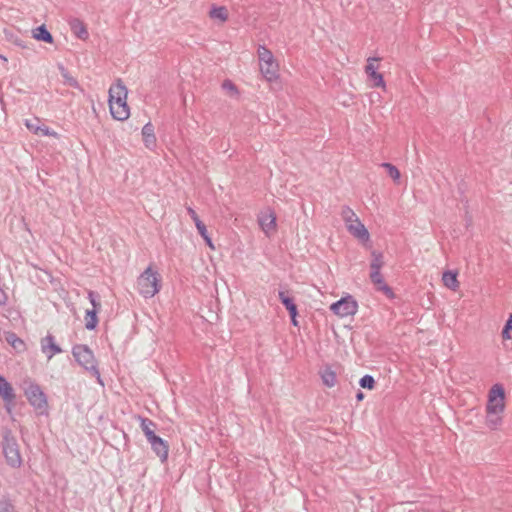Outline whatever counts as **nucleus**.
I'll use <instances>...</instances> for the list:
<instances>
[{"instance_id": "ea45409f", "label": "nucleus", "mask_w": 512, "mask_h": 512, "mask_svg": "<svg viewBox=\"0 0 512 512\" xmlns=\"http://www.w3.org/2000/svg\"><path fill=\"white\" fill-rule=\"evenodd\" d=\"M145 437H146V439H147L148 443L150 444L151 448H152L153 446H155L159 441H161V440H162V438H161V437H159V436H157V435L155 434V432H154V433H152V434H150V435H148V436H145Z\"/></svg>"}, {"instance_id": "5701e85b", "label": "nucleus", "mask_w": 512, "mask_h": 512, "mask_svg": "<svg viewBox=\"0 0 512 512\" xmlns=\"http://www.w3.org/2000/svg\"><path fill=\"white\" fill-rule=\"evenodd\" d=\"M209 16L212 19H219L221 22H225L228 19V12L224 6H213Z\"/></svg>"}, {"instance_id": "f03ea898", "label": "nucleus", "mask_w": 512, "mask_h": 512, "mask_svg": "<svg viewBox=\"0 0 512 512\" xmlns=\"http://www.w3.org/2000/svg\"><path fill=\"white\" fill-rule=\"evenodd\" d=\"M161 278L157 271L150 266L138 277L137 286L139 293L145 298L156 295L161 287Z\"/></svg>"}, {"instance_id": "6ab92c4d", "label": "nucleus", "mask_w": 512, "mask_h": 512, "mask_svg": "<svg viewBox=\"0 0 512 512\" xmlns=\"http://www.w3.org/2000/svg\"><path fill=\"white\" fill-rule=\"evenodd\" d=\"M151 449L159 457L161 463H165L167 461L169 454V444L167 441L162 439Z\"/></svg>"}, {"instance_id": "f8f14e48", "label": "nucleus", "mask_w": 512, "mask_h": 512, "mask_svg": "<svg viewBox=\"0 0 512 512\" xmlns=\"http://www.w3.org/2000/svg\"><path fill=\"white\" fill-rule=\"evenodd\" d=\"M72 33L81 40H86L89 37V33L85 23L79 18H71L68 21Z\"/></svg>"}, {"instance_id": "b1692460", "label": "nucleus", "mask_w": 512, "mask_h": 512, "mask_svg": "<svg viewBox=\"0 0 512 512\" xmlns=\"http://www.w3.org/2000/svg\"><path fill=\"white\" fill-rule=\"evenodd\" d=\"M372 283L376 290L383 292L388 298L393 299L395 297L392 288L386 284L384 278L374 280Z\"/></svg>"}, {"instance_id": "aec40b11", "label": "nucleus", "mask_w": 512, "mask_h": 512, "mask_svg": "<svg viewBox=\"0 0 512 512\" xmlns=\"http://www.w3.org/2000/svg\"><path fill=\"white\" fill-rule=\"evenodd\" d=\"M442 280H443L444 285L453 291H456L457 288L459 287V282L457 280V272H453V271L444 272Z\"/></svg>"}, {"instance_id": "1a4fd4ad", "label": "nucleus", "mask_w": 512, "mask_h": 512, "mask_svg": "<svg viewBox=\"0 0 512 512\" xmlns=\"http://www.w3.org/2000/svg\"><path fill=\"white\" fill-rule=\"evenodd\" d=\"M41 350L48 359L62 352V349L55 343V338L51 334H48L41 340Z\"/></svg>"}, {"instance_id": "4468645a", "label": "nucleus", "mask_w": 512, "mask_h": 512, "mask_svg": "<svg viewBox=\"0 0 512 512\" xmlns=\"http://www.w3.org/2000/svg\"><path fill=\"white\" fill-rule=\"evenodd\" d=\"M142 136L144 145L148 149H153L156 146V136L154 133V126L151 122L146 123L142 128Z\"/></svg>"}, {"instance_id": "37998d69", "label": "nucleus", "mask_w": 512, "mask_h": 512, "mask_svg": "<svg viewBox=\"0 0 512 512\" xmlns=\"http://www.w3.org/2000/svg\"><path fill=\"white\" fill-rule=\"evenodd\" d=\"M187 212L190 215V217L192 218V220L194 221L195 225H197V223H201L202 222L200 220V218L198 217L196 211L193 208L187 207Z\"/></svg>"}, {"instance_id": "6e6552de", "label": "nucleus", "mask_w": 512, "mask_h": 512, "mask_svg": "<svg viewBox=\"0 0 512 512\" xmlns=\"http://www.w3.org/2000/svg\"><path fill=\"white\" fill-rule=\"evenodd\" d=\"M109 109L111 116L118 121H124L128 119L130 115V109L127 104V99L122 100H108Z\"/></svg>"}, {"instance_id": "58836bf2", "label": "nucleus", "mask_w": 512, "mask_h": 512, "mask_svg": "<svg viewBox=\"0 0 512 512\" xmlns=\"http://www.w3.org/2000/svg\"><path fill=\"white\" fill-rule=\"evenodd\" d=\"M145 437H146V439H147L148 443L150 444L151 448H152L153 446H155L159 441H161V440H162V438H161V437H159V436H157V435L155 434V432H154V433H152V434H150V435H148V436H145Z\"/></svg>"}, {"instance_id": "393cba45", "label": "nucleus", "mask_w": 512, "mask_h": 512, "mask_svg": "<svg viewBox=\"0 0 512 512\" xmlns=\"http://www.w3.org/2000/svg\"><path fill=\"white\" fill-rule=\"evenodd\" d=\"M320 376L325 386L333 387L336 384V373L330 368L321 371Z\"/></svg>"}, {"instance_id": "c03bdc74", "label": "nucleus", "mask_w": 512, "mask_h": 512, "mask_svg": "<svg viewBox=\"0 0 512 512\" xmlns=\"http://www.w3.org/2000/svg\"><path fill=\"white\" fill-rule=\"evenodd\" d=\"M8 301L7 293L0 287V306L6 305Z\"/></svg>"}, {"instance_id": "c756f323", "label": "nucleus", "mask_w": 512, "mask_h": 512, "mask_svg": "<svg viewBox=\"0 0 512 512\" xmlns=\"http://www.w3.org/2000/svg\"><path fill=\"white\" fill-rule=\"evenodd\" d=\"M199 234L201 235V237L205 240L206 244L214 249V246H213V243H212V240L208 234V231H207V228H206V225L201 222V223H197V225H195Z\"/></svg>"}, {"instance_id": "79ce46f5", "label": "nucleus", "mask_w": 512, "mask_h": 512, "mask_svg": "<svg viewBox=\"0 0 512 512\" xmlns=\"http://www.w3.org/2000/svg\"><path fill=\"white\" fill-rule=\"evenodd\" d=\"M370 280L371 282H373L374 280H378V279H382L383 278V275L381 274L380 270L381 269H377V267L375 266V269H370Z\"/></svg>"}, {"instance_id": "9b49d317", "label": "nucleus", "mask_w": 512, "mask_h": 512, "mask_svg": "<svg viewBox=\"0 0 512 512\" xmlns=\"http://www.w3.org/2000/svg\"><path fill=\"white\" fill-rule=\"evenodd\" d=\"M380 58H369L368 59V64L366 65L365 67V71L368 75V77L373 80V85L375 87H384L385 86V82H384V79H383V76L382 74L378 73L376 71V67L374 66L373 64V61H379Z\"/></svg>"}, {"instance_id": "a878e982", "label": "nucleus", "mask_w": 512, "mask_h": 512, "mask_svg": "<svg viewBox=\"0 0 512 512\" xmlns=\"http://www.w3.org/2000/svg\"><path fill=\"white\" fill-rule=\"evenodd\" d=\"M260 225L262 229L268 233V231L275 229L276 227V218L273 214L262 217L260 220Z\"/></svg>"}, {"instance_id": "f257e3e1", "label": "nucleus", "mask_w": 512, "mask_h": 512, "mask_svg": "<svg viewBox=\"0 0 512 512\" xmlns=\"http://www.w3.org/2000/svg\"><path fill=\"white\" fill-rule=\"evenodd\" d=\"M72 354L77 363L85 370L89 371L95 376L100 384L102 383L97 361L94 357L92 350L84 344H77L72 348Z\"/></svg>"}, {"instance_id": "2eb2a0df", "label": "nucleus", "mask_w": 512, "mask_h": 512, "mask_svg": "<svg viewBox=\"0 0 512 512\" xmlns=\"http://www.w3.org/2000/svg\"><path fill=\"white\" fill-rule=\"evenodd\" d=\"M127 99V88L122 83L121 80H118L115 84H113L109 89V99L108 100H122Z\"/></svg>"}, {"instance_id": "c85d7f7f", "label": "nucleus", "mask_w": 512, "mask_h": 512, "mask_svg": "<svg viewBox=\"0 0 512 512\" xmlns=\"http://www.w3.org/2000/svg\"><path fill=\"white\" fill-rule=\"evenodd\" d=\"M381 166L386 169L387 174L394 181H398L400 179V171L395 165L385 162V163H382Z\"/></svg>"}, {"instance_id": "a211bd4d", "label": "nucleus", "mask_w": 512, "mask_h": 512, "mask_svg": "<svg viewBox=\"0 0 512 512\" xmlns=\"http://www.w3.org/2000/svg\"><path fill=\"white\" fill-rule=\"evenodd\" d=\"M33 38H35L38 41H42L45 43H53L54 39L52 34L47 30L46 26L40 25L37 28H35L33 31Z\"/></svg>"}, {"instance_id": "4c0bfd02", "label": "nucleus", "mask_w": 512, "mask_h": 512, "mask_svg": "<svg viewBox=\"0 0 512 512\" xmlns=\"http://www.w3.org/2000/svg\"><path fill=\"white\" fill-rule=\"evenodd\" d=\"M39 135L52 136L55 138H57L59 136L57 132L51 130L48 126H45V125H40Z\"/></svg>"}, {"instance_id": "f704fd0d", "label": "nucleus", "mask_w": 512, "mask_h": 512, "mask_svg": "<svg viewBox=\"0 0 512 512\" xmlns=\"http://www.w3.org/2000/svg\"><path fill=\"white\" fill-rule=\"evenodd\" d=\"M501 421H502V419L499 416V414H488L487 413L486 423L489 428L495 429L501 423Z\"/></svg>"}, {"instance_id": "20e7f679", "label": "nucleus", "mask_w": 512, "mask_h": 512, "mask_svg": "<svg viewBox=\"0 0 512 512\" xmlns=\"http://www.w3.org/2000/svg\"><path fill=\"white\" fill-rule=\"evenodd\" d=\"M258 58L260 71L265 79L269 82L276 80L279 76V66L272 52L265 46H259Z\"/></svg>"}, {"instance_id": "423d86ee", "label": "nucleus", "mask_w": 512, "mask_h": 512, "mask_svg": "<svg viewBox=\"0 0 512 512\" xmlns=\"http://www.w3.org/2000/svg\"><path fill=\"white\" fill-rule=\"evenodd\" d=\"M505 391L501 384H494L488 394L486 411L488 414H500L505 408Z\"/></svg>"}, {"instance_id": "72a5a7b5", "label": "nucleus", "mask_w": 512, "mask_h": 512, "mask_svg": "<svg viewBox=\"0 0 512 512\" xmlns=\"http://www.w3.org/2000/svg\"><path fill=\"white\" fill-rule=\"evenodd\" d=\"M223 90L227 91L231 96H237L239 94L236 85L229 79H226L222 83Z\"/></svg>"}, {"instance_id": "e433bc0d", "label": "nucleus", "mask_w": 512, "mask_h": 512, "mask_svg": "<svg viewBox=\"0 0 512 512\" xmlns=\"http://www.w3.org/2000/svg\"><path fill=\"white\" fill-rule=\"evenodd\" d=\"M14 506L7 498L0 500V512H13Z\"/></svg>"}, {"instance_id": "de8ad7c7", "label": "nucleus", "mask_w": 512, "mask_h": 512, "mask_svg": "<svg viewBox=\"0 0 512 512\" xmlns=\"http://www.w3.org/2000/svg\"><path fill=\"white\" fill-rule=\"evenodd\" d=\"M1 60H7L3 55H0Z\"/></svg>"}, {"instance_id": "412c9836", "label": "nucleus", "mask_w": 512, "mask_h": 512, "mask_svg": "<svg viewBox=\"0 0 512 512\" xmlns=\"http://www.w3.org/2000/svg\"><path fill=\"white\" fill-rule=\"evenodd\" d=\"M137 419L140 422L141 430L143 431L145 436H148L155 432L156 423L154 421L140 415L137 416Z\"/></svg>"}, {"instance_id": "ddd939ff", "label": "nucleus", "mask_w": 512, "mask_h": 512, "mask_svg": "<svg viewBox=\"0 0 512 512\" xmlns=\"http://www.w3.org/2000/svg\"><path fill=\"white\" fill-rule=\"evenodd\" d=\"M0 396L6 405L13 404L16 397L12 385L2 375H0Z\"/></svg>"}, {"instance_id": "39448f33", "label": "nucleus", "mask_w": 512, "mask_h": 512, "mask_svg": "<svg viewBox=\"0 0 512 512\" xmlns=\"http://www.w3.org/2000/svg\"><path fill=\"white\" fill-rule=\"evenodd\" d=\"M25 396L31 406L43 415L47 413L48 402L46 394L38 384L30 383L25 389Z\"/></svg>"}, {"instance_id": "a19ab883", "label": "nucleus", "mask_w": 512, "mask_h": 512, "mask_svg": "<svg viewBox=\"0 0 512 512\" xmlns=\"http://www.w3.org/2000/svg\"><path fill=\"white\" fill-rule=\"evenodd\" d=\"M512 329L511 320H508L502 329V337L504 339H510V330Z\"/></svg>"}, {"instance_id": "0eeeda50", "label": "nucleus", "mask_w": 512, "mask_h": 512, "mask_svg": "<svg viewBox=\"0 0 512 512\" xmlns=\"http://www.w3.org/2000/svg\"><path fill=\"white\" fill-rule=\"evenodd\" d=\"M330 310L340 317L353 316L357 313L358 304L351 295H348L334 302Z\"/></svg>"}, {"instance_id": "473e14b6", "label": "nucleus", "mask_w": 512, "mask_h": 512, "mask_svg": "<svg viewBox=\"0 0 512 512\" xmlns=\"http://www.w3.org/2000/svg\"><path fill=\"white\" fill-rule=\"evenodd\" d=\"M341 216H342L343 220L345 221L346 226H348V224H350L355 218H357L354 211L347 206L343 207Z\"/></svg>"}, {"instance_id": "09e8293b", "label": "nucleus", "mask_w": 512, "mask_h": 512, "mask_svg": "<svg viewBox=\"0 0 512 512\" xmlns=\"http://www.w3.org/2000/svg\"><path fill=\"white\" fill-rule=\"evenodd\" d=\"M508 320H511V324H512V315H510L509 319Z\"/></svg>"}, {"instance_id": "a18cd8bd", "label": "nucleus", "mask_w": 512, "mask_h": 512, "mask_svg": "<svg viewBox=\"0 0 512 512\" xmlns=\"http://www.w3.org/2000/svg\"><path fill=\"white\" fill-rule=\"evenodd\" d=\"M364 398V393L362 391H358L356 394L357 401H361Z\"/></svg>"}, {"instance_id": "4be33fe9", "label": "nucleus", "mask_w": 512, "mask_h": 512, "mask_svg": "<svg viewBox=\"0 0 512 512\" xmlns=\"http://www.w3.org/2000/svg\"><path fill=\"white\" fill-rule=\"evenodd\" d=\"M96 309H91L86 311L85 315V328L87 330H94L98 324Z\"/></svg>"}, {"instance_id": "f3484780", "label": "nucleus", "mask_w": 512, "mask_h": 512, "mask_svg": "<svg viewBox=\"0 0 512 512\" xmlns=\"http://www.w3.org/2000/svg\"><path fill=\"white\" fill-rule=\"evenodd\" d=\"M279 299L281 303L285 306L291 318H294L298 314L297 305L294 303L292 297H290L286 292L279 291Z\"/></svg>"}, {"instance_id": "9d476101", "label": "nucleus", "mask_w": 512, "mask_h": 512, "mask_svg": "<svg viewBox=\"0 0 512 512\" xmlns=\"http://www.w3.org/2000/svg\"><path fill=\"white\" fill-rule=\"evenodd\" d=\"M346 227L350 234H352L355 238L359 239L360 241L366 242L369 240V232L358 218H355Z\"/></svg>"}, {"instance_id": "c9c22d12", "label": "nucleus", "mask_w": 512, "mask_h": 512, "mask_svg": "<svg viewBox=\"0 0 512 512\" xmlns=\"http://www.w3.org/2000/svg\"><path fill=\"white\" fill-rule=\"evenodd\" d=\"M88 299L93 306L92 309H96V311H98V309L101 307V304L99 302V295L94 291H89Z\"/></svg>"}, {"instance_id": "dca6fc26", "label": "nucleus", "mask_w": 512, "mask_h": 512, "mask_svg": "<svg viewBox=\"0 0 512 512\" xmlns=\"http://www.w3.org/2000/svg\"><path fill=\"white\" fill-rule=\"evenodd\" d=\"M4 336H5V341L8 344H10L16 352L21 353L26 350L25 342L21 338H19L16 335V333H14L12 331H7L4 333Z\"/></svg>"}, {"instance_id": "49530a36", "label": "nucleus", "mask_w": 512, "mask_h": 512, "mask_svg": "<svg viewBox=\"0 0 512 512\" xmlns=\"http://www.w3.org/2000/svg\"><path fill=\"white\" fill-rule=\"evenodd\" d=\"M291 321H292V324H293L294 326H297V325H298V322H297V320H296V317L291 318Z\"/></svg>"}, {"instance_id": "7ed1b4c3", "label": "nucleus", "mask_w": 512, "mask_h": 512, "mask_svg": "<svg viewBox=\"0 0 512 512\" xmlns=\"http://www.w3.org/2000/svg\"><path fill=\"white\" fill-rule=\"evenodd\" d=\"M2 449L9 466L16 468L21 465L22 458L17 440L9 429H5L3 432Z\"/></svg>"}, {"instance_id": "bb28decb", "label": "nucleus", "mask_w": 512, "mask_h": 512, "mask_svg": "<svg viewBox=\"0 0 512 512\" xmlns=\"http://www.w3.org/2000/svg\"><path fill=\"white\" fill-rule=\"evenodd\" d=\"M60 73L64 79V84L73 87V88H80V85L78 81L70 75L67 69H65L62 65L59 66Z\"/></svg>"}, {"instance_id": "cd10ccee", "label": "nucleus", "mask_w": 512, "mask_h": 512, "mask_svg": "<svg viewBox=\"0 0 512 512\" xmlns=\"http://www.w3.org/2000/svg\"><path fill=\"white\" fill-rule=\"evenodd\" d=\"M371 256L372 261L370 263V269H375V266L377 269H381L384 265L383 254L374 250L372 251Z\"/></svg>"}, {"instance_id": "2f4dec72", "label": "nucleus", "mask_w": 512, "mask_h": 512, "mask_svg": "<svg viewBox=\"0 0 512 512\" xmlns=\"http://www.w3.org/2000/svg\"><path fill=\"white\" fill-rule=\"evenodd\" d=\"M359 385L364 389L372 390L375 387V379L373 376L366 374L360 379Z\"/></svg>"}, {"instance_id": "7c9ffc66", "label": "nucleus", "mask_w": 512, "mask_h": 512, "mask_svg": "<svg viewBox=\"0 0 512 512\" xmlns=\"http://www.w3.org/2000/svg\"><path fill=\"white\" fill-rule=\"evenodd\" d=\"M40 123H41V120L37 117H34L33 119L25 120V126L27 127V129L36 135H39V129H40V125H41Z\"/></svg>"}]
</instances>
